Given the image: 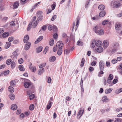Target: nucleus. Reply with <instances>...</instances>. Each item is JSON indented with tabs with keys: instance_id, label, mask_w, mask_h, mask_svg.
<instances>
[{
	"instance_id": "f3484780",
	"label": "nucleus",
	"mask_w": 122,
	"mask_h": 122,
	"mask_svg": "<svg viewBox=\"0 0 122 122\" xmlns=\"http://www.w3.org/2000/svg\"><path fill=\"white\" fill-rule=\"evenodd\" d=\"M56 59V57L55 56H53L50 57L49 59V61L50 62H54Z\"/></svg>"
},
{
	"instance_id": "2eb2a0df",
	"label": "nucleus",
	"mask_w": 122,
	"mask_h": 122,
	"mask_svg": "<svg viewBox=\"0 0 122 122\" xmlns=\"http://www.w3.org/2000/svg\"><path fill=\"white\" fill-rule=\"evenodd\" d=\"M79 16H78L77 18V21L76 22V27L75 28V31H76L77 29V28L78 26L79 23Z\"/></svg>"
},
{
	"instance_id": "cd10ccee",
	"label": "nucleus",
	"mask_w": 122,
	"mask_h": 122,
	"mask_svg": "<svg viewBox=\"0 0 122 122\" xmlns=\"http://www.w3.org/2000/svg\"><path fill=\"white\" fill-rule=\"evenodd\" d=\"M11 43L9 42H6V45L5 46V48L7 49L10 47L11 45Z\"/></svg>"
},
{
	"instance_id": "c756f323",
	"label": "nucleus",
	"mask_w": 122,
	"mask_h": 122,
	"mask_svg": "<svg viewBox=\"0 0 122 122\" xmlns=\"http://www.w3.org/2000/svg\"><path fill=\"white\" fill-rule=\"evenodd\" d=\"M10 85L11 86H14L16 85L15 82V80H12L10 82Z\"/></svg>"
},
{
	"instance_id": "393cba45",
	"label": "nucleus",
	"mask_w": 122,
	"mask_h": 122,
	"mask_svg": "<svg viewBox=\"0 0 122 122\" xmlns=\"http://www.w3.org/2000/svg\"><path fill=\"white\" fill-rule=\"evenodd\" d=\"M9 91L11 93H13L14 92V88L11 86H9L8 88Z\"/></svg>"
},
{
	"instance_id": "f8f14e48",
	"label": "nucleus",
	"mask_w": 122,
	"mask_h": 122,
	"mask_svg": "<svg viewBox=\"0 0 122 122\" xmlns=\"http://www.w3.org/2000/svg\"><path fill=\"white\" fill-rule=\"evenodd\" d=\"M83 113V112H82V109H80L77 114V118H79L81 116Z\"/></svg>"
},
{
	"instance_id": "774afa93",
	"label": "nucleus",
	"mask_w": 122,
	"mask_h": 122,
	"mask_svg": "<svg viewBox=\"0 0 122 122\" xmlns=\"http://www.w3.org/2000/svg\"><path fill=\"white\" fill-rule=\"evenodd\" d=\"M51 104H48V105L47 106V108L48 109H50V108L51 107Z\"/></svg>"
},
{
	"instance_id": "13d9d810",
	"label": "nucleus",
	"mask_w": 122,
	"mask_h": 122,
	"mask_svg": "<svg viewBox=\"0 0 122 122\" xmlns=\"http://www.w3.org/2000/svg\"><path fill=\"white\" fill-rule=\"evenodd\" d=\"M53 27L51 25H49L48 27V30L50 31L53 28Z\"/></svg>"
},
{
	"instance_id": "473e14b6",
	"label": "nucleus",
	"mask_w": 122,
	"mask_h": 122,
	"mask_svg": "<svg viewBox=\"0 0 122 122\" xmlns=\"http://www.w3.org/2000/svg\"><path fill=\"white\" fill-rule=\"evenodd\" d=\"M9 35V33L8 32L4 33L2 34V36L4 38H5L8 37Z\"/></svg>"
},
{
	"instance_id": "603ef678",
	"label": "nucleus",
	"mask_w": 122,
	"mask_h": 122,
	"mask_svg": "<svg viewBox=\"0 0 122 122\" xmlns=\"http://www.w3.org/2000/svg\"><path fill=\"white\" fill-rule=\"evenodd\" d=\"M8 40L9 42H11L14 40V38L12 36L10 37L9 38Z\"/></svg>"
},
{
	"instance_id": "4d7b16f0",
	"label": "nucleus",
	"mask_w": 122,
	"mask_h": 122,
	"mask_svg": "<svg viewBox=\"0 0 122 122\" xmlns=\"http://www.w3.org/2000/svg\"><path fill=\"white\" fill-rule=\"evenodd\" d=\"M58 37L57 34V33H55L53 35V37L55 39H56Z\"/></svg>"
},
{
	"instance_id": "423d86ee",
	"label": "nucleus",
	"mask_w": 122,
	"mask_h": 122,
	"mask_svg": "<svg viewBox=\"0 0 122 122\" xmlns=\"http://www.w3.org/2000/svg\"><path fill=\"white\" fill-rule=\"evenodd\" d=\"M121 5L120 2L118 1H116L111 3V5L116 8L119 7Z\"/></svg>"
},
{
	"instance_id": "a211bd4d",
	"label": "nucleus",
	"mask_w": 122,
	"mask_h": 122,
	"mask_svg": "<svg viewBox=\"0 0 122 122\" xmlns=\"http://www.w3.org/2000/svg\"><path fill=\"white\" fill-rule=\"evenodd\" d=\"M43 36H41L39 37L37 40L35 42V44H37L40 41L43 39Z\"/></svg>"
},
{
	"instance_id": "79ce46f5",
	"label": "nucleus",
	"mask_w": 122,
	"mask_h": 122,
	"mask_svg": "<svg viewBox=\"0 0 122 122\" xmlns=\"http://www.w3.org/2000/svg\"><path fill=\"white\" fill-rule=\"evenodd\" d=\"M12 62V60L11 59H9L7 60L6 61V64L8 65H9L10 64V62Z\"/></svg>"
},
{
	"instance_id": "9d476101",
	"label": "nucleus",
	"mask_w": 122,
	"mask_h": 122,
	"mask_svg": "<svg viewBox=\"0 0 122 122\" xmlns=\"http://www.w3.org/2000/svg\"><path fill=\"white\" fill-rule=\"evenodd\" d=\"M29 68L31 71L33 72H35L36 70V68L35 66L33 67L32 63L30 64Z\"/></svg>"
},
{
	"instance_id": "1a4fd4ad",
	"label": "nucleus",
	"mask_w": 122,
	"mask_h": 122,
	"mask_svg": "<svg viewBox=\"0 0 122 122\" xmlns=\"http://www.w3.org/2000/svg\"><path fill=\"white\" fill-rule=\"evenodd\" d=\"M115 29L117 30H121L122 29V24L121 25L119 24H116L115 26Z\"/></svg>"
},
{
	"instance_id": "ddd939ff",
	"label": "nucleus",
	"mask_w": 122,
	"mask_h": 122,
	"mask_svg": "<svg viewBox=\"0 0 122 122\" xmlns=\"http://www.w3.org/2000/svg\"><path fill=\"white\" fill-rule=\"evenodd\" d=\"M104 47L105 48H106L108 46L109 43L108 41L107 40H104L103 42Z\"/></svg>"
},
{
	"instance_id": "dca6fc26",
	"label": "nucleus",
	"mask_w": 122,
	"mask_h": 122,
	"mask_svg": "<svg viewBox=\"0 0 122 122\" xmlns=\"http://www.w3.org/2000/svg\"><path fill=\"white\" fill-rule=\"evenodd\" d=\"M102 44V43L100 41L98 40L97 42H96V46L97 47L101 46Z\"/></svg>"
},
{
	"instance_id": "680f3d73",
	"label": "nucleus",
	"mask_w": 122,
	"mask_h": 122,
	"mask_svg": "<svg viewBox=\"0 0 122 122\" xmlns=\"http://www.w3.org/2000/svg\"><path fill=\"white\" fill-rule=\"evenodd\" d=\"M113 75L112 74H110L109 75V76L108 77L110 80H112L113 79Z\"/></svg>"
},
{
	"instance_id": "09e8293b",
	"label": "nucleus",
	"mask_w": 122,
	"mask_h": 122,
	"mask_svg": "<svg viewBox=\"0 0 122 122\" xmlns=\"http://www.w3.org/2000/svg\"><path fill=\"white\" fill-rule=\"evenodd\" d=\"M70 50H65L64 51V54H65L66 55H67L70 53Z\"/></svg>"
},
{
	"instance_id": "0eeeda50",
	"label": "nucleus",
	"mask_w": 122,
	"mask_h": 122,
	"mask_svg": "<svg viewBox=\"0 0 122 122\" xmlns=\"http://www.w3.org/2000/svg\"><path fill=\"white\" fill-rule=\"evenodd\" d=\"M119 44L118 42H115L114 43L112 46L114 49L112 50V51L115 52L116 51L117 49L119 46Z\"/></svg>"
},
{
	"instance_id": "49530a36",
	"label": "nucleus",
	"mask_w": 122,
	"mask_h": 122,
	"mask_svg": "<svg viewBox=\"0 0 122 122\" xmlns=\"http://www.w3.org/2000/svg\"><path fill=\"white\" fill-rule=\"evenodd\" d=\"M9 71L8 70H7L6 71H4L3 74L5 76L8 75L9 73Z\"/></svg>"
},
{
	"instance_id": "69168bd1",
	"label": "nucleus",
	"mask_w": 122,
	"mask_h": 122,
	"mask_svg": "<svg viewBox=\"0 0 122 122\" xmlns=\"http://www.w3.org/2000/svg\"><path fill=\"white\" fill-rule=\"evenodd\" d=\"M15 25V24L14 21H12L10 23V25L11 26H14Z\"/></svg>"
},
{
	"instance_id": "a18cd8bd",
	"label": "nucleus",
	"mask_w": 122,
	"mask_h": 122,
	"mask_svg": "<svg viewBox=\"0 0 122 122\" xmlns=\"http://www.w3.org/2000/svg\"><path fill=\"white\" fill-rule=\"evenodd\" d=\"M47 25H46L42 26L41 28L42 29L43 31L45 30L46 29Z\"/></svg>"
},
{
	"instance_id": "e433bc0d",
	"label": "nucleus",
	"mask_w": 122,
	"mask_h": 122,
	"mask_svg": "<svg viewBox=\"0 0 122 122\" xmlns=\"http://www.w3.org/2000/svg\"><path fill=\"white\" fill-rule=\"evenodd\" d=\"M109 22V21L108 20H105L102 22V24L103 25H106L107 24H108Z\"/></svg>"
},
{
	"instance_id": "4c0bfd02",
	"label": "nucleus",
	"mask_w": 122,
	"mask_h": 122,
	"mask_svg": "<svg viewBox=\"0 0 122 122\" xmlns=\"http://www.w3.org/2000/svg\"><path fill=\"white\" fill-rule=\"evenodd\" d=\"M19 5L18 2H15L14 5V7L15 8H17Z\"/></svg>"
},
{
	"instance_id": "f03ea898",
	"label": "nucleus",
	"mask_w": 122,
	"mask_h": 122,
	"mask_svg": "<svg viewBox=\"0 0 122 122\" xmlns=\"http://www.w3.org/2000/svg\"><path fill=\"white\" fill-rule=\"evenodd\" d=\"M99 68L100 71L98 74V76H100L101 74H103L104 72L103 70L104 66V62L102 61H101L99 63Z\"/></svg>"
},
{
	"instance_id": "6ab92c4d",
	"label": "nucleus",
	"mask_w": 122,
	"mask_h": 122,
	"mask_svg": "<svg viewBox=\"0 0 122 122\" xmlns=\"http://www.w3.org/2000/svg\"><path fill=\"white\" fill-rule=\"evenodd\" d=\"M105 6L103 5H100L98 6V7L99 10L102 11L105 9Z\"/></svg>"
},
{
	"instance_id": "5fc2aeb1",
	"label": "nucleus",
	"mask_w": 122,
	"mask_h": 122,
	"mask_svg": "<svg viewBox=\"0 0 122 122\" xmlns=\"http://www.w3.org/2000/svg\"><path fill=\"white\" fill-rule=\"evenodd\" d=\"M53 31L56 32L57 30V28L55 25H54L53 27Z\"/></svg>"
},
{
	"instance_id": "f704fd0d",
	"label": "nucleus",
	"mask_w": 122,
	"mask_h": 122,
	"mask_svg": "<svg viewBox=\"0 0 122 122\" xmlns=\"http://www.w3.org/2000/svg\"><path fill=\"white\" fill-rule=\"evenodd\" d=\"M15 65V63L14 61H13L11 62V68L12 69L14 68Z\"/></svg>"
},
{
	"instance_id": "de8ad7c7",
	"label": "nucleus",
	"mask_w": 122,
	"mask_h": 122,
	"mask_svg": "<svg viewBox=\"0 0 122 122\" xmlns=\"http://www.w3.org/2000/svg\"><path fill=\"white\" fill-rule=\"evenodd\" d=\"M35 96L34 94H31L29 97V98L30 100L33 99L35 97Z\"/></svg>"
},
{
	"instance_id": "7ed1b4c3",
	"label": "nucleus",
	"mask_w": 122,
	"mask_h": 122,
	"mask_svg": "<svg viewBox=\"0 0 122 122\" xmlns=\"http://www.w3.org/2000/svg\"><path fill=\"white\" fill-rule=\"evenodd\" d=\"M21 80H24L25 81L24 83V86L26 88H28L31 85V83L30 82V81L27 79L21 78H20Z\"/></svg>"
},
{
	"instance_id": "f257e3e1",
	"label": "nucleus",
	"mask_w": 122,
	"mask_h": 122,
	"mask_svg": "<svg viewBox=\"0 0 122 122\" xmlns=\"http://www.w3.org/2000/svg\"><path fill=\"white\" fill-rule=\"evenodd\" d=\"M58 45V49L57 51L58 55L60 56L61 55L62 52V48L64 46V44L61 42L59 41L57 42V45Z\"/></svg>"
},
{
	"instance_id": "b1692460",
	"label": "nucleus",
	"mask_w": 122,
	"mask_h": 122,
	"mask_svg": "<svg viewBox=\"0 0 122 122\" xmlns=\"http://www.w3.org/2000/svg\"><path fill=\"white\" fill-rule=\"evenodd\" d=\"M9 97L12 100H13L15 98V95L13 94H10L9 95Z\"/></svg>"
},
{
	"instance_id": "72a5a7b5",
	"label": "nucleus",
	"mask_w": 122,
	"mask_h": 122,
	"mask_svg": "<svg viewBox=\"0 0 122 122\" xmlns=\"http://www.w3.org/2000/svg\"><path fill=\"white\" fill-rule=\"evenodd\" d=\"M54 41L53 39L51 38L50 39L49 42V44L51 46H52L54 44Z\"/></svg>"
},
{
	"instance_id": "bb28decb",
	"label": "nucleus",
	"mask_w": 122,
	"mask_h": 122,
	"mask_svg": "<svg viewBox=\"0 0 122 122\" xmlns=\"http://www.w3.org/2000/svg\"><path fill=\"white\" fill-rule=\"evenodd\" d=\"M104 32L103 30L101 29L99 30L97 33L98 34L100 35H103L104 34Z\"/></svg>"
},
{
	"instance_id": "58836bf2",
	"label": "nucleus",
	"mask_w": 122,
	"mask_h": 122,
	"mask_svg": "<svg viewBox=\"0 0 122 122\" xmlns=\"http://www.w3.org/2000/svg\"><path fill=\"white\" fill-rule=\"evenodd\" d=\"M34 108V106L33 104H31L29 107V109L30 110H33Z\"/></svg>"
},
{
	"instance_id": "0e129e2a",
	"label": "nucleus",
	"mask_w": 122,
	"mask_h": 122,
	"mask_svg": "<svg viewBox=\"0 0 122 122\" xmlns=\"http://www.w3.org/2000/svg\"><path fill=\"white\" fill-rule=\"evenodd\" d=\"M110 80H111L109 79V78H108L107 80V83L110 84H112V83L111 82V81H110Z\"/></svg>"
},
{
	"instance_id": "5701e85b",
	"label": "nucleus",
	"mask_w": 122,
	"mask_h": 122,
	"mask_svg": "<svg viewBox=\"0 0 122 122\" xmlns=\"http://www.w3.org/2000/svg\"><path fill=\"white\" fill-rule=\"evenodd\" d=\"M29 39V36L28 35L25 36L23 40V41L24 43H26L28 41Z\"/></svg>"
},
{
	"instance_id": "412c9836",
	"label": "nucleus",
	"mask_w": 122,
	"mask_h": 122,
	"mask_svg": "<svg viewBox=\"0 0 122 122\" xmlns=\"http://www.w3.org/2000/svg\"><path fill=\"white\" fill-rule=\"evenodd\" d=\"M42 47L40 46L38 47L36 49V52L37 53L40 52L42 50Z\"/></svg>"
},
{
	"instance_id": "052dcab7",
	"label": "nucleus",
	"mask_w": 122,
	"mask_h": 122,
	"mask_svg": "<svg viewBox=\"0 0 122 122\" xmlns=\"http://www.w3.org/2000/svg\"><path fill=\"white\" fill-rule=\"evenodd\" d=\"M19 42V41L17 40H15L13 41V43L14 44H16L18 43Z\"/></svg>"
},
{
	"instance_id": "a878e982",
	"label": "nucleus",
	"mask_w": 122,
	"mask_h": 122,
	"mask_svg": "<svg viewBox=\"0 0 122 122\" xmlns=\"http://www.w3.org/2000/svg\"><path fill=\"white\" fill-rule=\"evenodd\" d=\"M98 47L97 49V51L98 52L101 53L103 51V49L102 47H101V46Z\"/></svg>"
},
{
	"instance_id": "20e7f679",
	"label": "nucleus",
	"mask_w": 122,
	"mask_h": 122,
	"mask_svg": "<svg viewBox=\"0 0 122 122\" xmlns=\"http://www.w3.org/2000/svg\"><path fill=\"white\" fill-rule=\"evenodd\" d=\"M18 51V50H15L13 53V54L11 56V57L12 59L14 61L16 60L17 56L18 55V53L17 52V51Z\"/></svg>"
},
{
	"instance_id": "2f4dec72",
	"label": "nucleus",
	"mask_w": 122,
	"mask_h": 122,
	"mask_svg": "<svg viewBox=\"0 0 122 122\" xmlns=\"http://www.w3.org/2000/svg\"><path fill=\"white\" fill-rule=\"evenodd\" d=\"M19 68L20 70L22 71H25V69L23 66L21 65L19 66Z\"/></svg>"
},
{
	"instance_id": "4468645a",
	"label": "nucleus",
	"mask_w": 122,
	"mask_h": 122,
	"mask_svg": "<svg viewBox=\"0 0 122 122\" xmlns=\"http://www.w3.org/2000/svg\"><path fill=\"white\" fill-rule=\"evenodd\" d=\"M106 14V12L105 11L103 10L100 12L99 15L100 17H103Z\"/></svg>"
},
{
	"instance_id": "6e6d98bb",
	"label": "nucleus",
	"mask_w": 122,
	"mask_h": 122,
	"mask_svg": "<svg viewBox=\"0 0 122 122\" xmlns=\"http://www.w3.org/2000/svg\"><path fill=\"white\" fill-rule=\"evenodd\" d=\"M53 101V97H51L50 98L49 100L48 101V104H52V102Z\"/></svg>"
},
{
	"instance_id": "c03bdc74",
	"label": "nucleus",
	"mask_w": 122,
	"mask_h": 122,
	"mask_svg": "<svg viewBox=\"0 0 122 122\" xmlns=\"http://www.w3.org/2000/svg\"><path fill=\"white\" fill-rule=\"evenodd\" d=\"M77 44L78 45L82 46L83 45V43L81 41H78L77 42Z\"/></svg>"
},
{
	"instance_id": "6e6552de",
	"label": "nucleus",
	"mask_w": 122,
	"mask_h": 122,
	"mask_svg": "<svg viewBox=\"0 0 122 122\" xmlns=\"http://www.w3.org/2000/svg\"><path fill=\"white\" fill-rule=\"evenodd\" d=\"M96 41L95 40H92L91 41L90 46L92 48H94L96 45Z\"/></svg>"
},
{
	"instance_id": "9b49d317",
	"label": "nucleus",
	"mask_w": 122,
	"mask_h": 122,
	"mask_svg": "<svg viewBox=\"0 0 122 122\" xmlns=\"http://www.w3.org/2000/svg\"><path fill=\"white\" fill-rule=\"evenodd\" d=\"M31 45V43L30 42H28L26 44L25 46V50H27L30 48Z\"/></svg>"
},
{
	"instance_id": "e2e57ef3",
	"label": "nucleus",
	"mask_w": 122,
	"mask_h": 122,
	"mask_svg": "<svg viewBox=\"0 0 122 122\" xmlns=\"http://www.w3.org/2000/svg\"><path fill=\"white\" fill-rule=\"evenodd\" d=\"M117 16L118 17H120L122 16V11L119 14H117Z\"/></svg>"
},
{
	"instance_id": "ea45409f",
	"label": "nucleus",
	"mask_w": 122,
	"mask_h": 122,
	"mask_svg": "<svg viewBox=\"0 0 122 122\" xmlns=\"http://www.w3.org/2000/svg\"><path fill=\"white\" fill-rule=\"evenodd\" d=\"M107 99V97L106 96H104L102 99V100L103 102H106Z\"/></svg>"
},
{
	"instance_id": "39448f33",
	"label": "nucleus",
	"mask_w": 122,
	"mask_h": 122,
	"mask_svg": "<svg viewBox=\"0 0 122 122\" xmlns=\"http://www.w3.org/2000/svg\"><path fill=\"white\" fill-rule=\"evenodd\" d=\"M37 16L38 17L37 20L38 21H41L43 18V17L42 15V12L41 11H37Z\"/></svg>"
},
{
	"instance_id": "864d4df0",
	"label": "nucleus",
	"mask_w": 122,
	"mask_h": 122,
	"mask_svg": "<svg viewBox=\"0 0 122 122\" xmlns=\"http://www.w3.org/2000/svg\"><path fill=\"white\" fill-rule=\"evenodd\" d=\"M85 60L84 58H82L81 61V66H83L84 65V62Z\"/></svg>"
},
{
	"instance_id": "a19ab883",
	"label": "nucleus",
	"mask_w": 122,
	"mask_h": 122,
	"mask_svg": "<svg viewBox=\"0 0 122 122\" xmlns=\"http://www.w3.org/2000/svg\"><path fill=\"white\" fill-rule=\"evenodd\" d=\"M46 65V63H44L40 65L39 67L40 68H41L43 67H45Z\"/></svg>"
},
{
	"instance_id": "aec40b11",
	"label": "nucleus",
	"mask_w": 122,
	"mask_h": 122,
	"mask_svg": "<svg viewBox=\"0 0 122 122\" xmlns=\"http://www.w3.org/2000/svg\"><path fill=\"white\" fill-rule=\"evenodd\" d=\"M100 29V27L98 25H96L93 28V30L95 32L97 33L98 32V30Z\"/></svg>"
},
{
	"instance_id": "37998d69",
	"label": "nucleus",
	"mask_w": 122,
	"mask_h": 122,
	"mask_svg": "<svg viewBox=\"0 0 122 122\" xmlns=\"http://www.w3.org/2000/svg\"><path fill=\"white\" fill-rule=\"evenodd\" d=\"M58 48V45H57V44H56V45L54 46L53 48V51L54 52H55L57 50V48Z\"/></svg>"
},
{
	"instance_id": "bf43d9fd",
	"label": "nucleus",
	"mask_w": 122,
	"mask_h": 122,
	"mask_svg": "<svg viewBox=\"0 0 122 122\" xmlns=\"http://www.w3.org/2000/svg\"><path fill=\"white\" fill-rule=\"evenodd\" d=\"M111 62L113 64H115L117 62V61L116 59H113L112 60Z\"/></svg>"
},
{
	"instance_id": "4be33fe9",
	"label": "nucleus",
	"mask_w": 122,
	"mask_h": 122,
	"mask_svg": "<svg viewBox=\"0 0 122 122\" xmlns=\"http://www.w3.org/2000/svg\"><path fill=\"white\" fill-rule=\"evenodd\" d=\"M17 108V106L16 105L13 104L11 106V109L13 110H16Z\"/></svg>"
},
{
	"instance_id": "3c124183",
	"label": "nucleus",
	"mask_w": 122,
	"mask_h": 122,
	"mask_svg": "<svg viewBox=\"0 0 122 122\" xmlns=\"http://www.w3.org/2000/svg\"><path fill=\"white\" fill-rule=\"evenodd\" d=\"M18 62L19 63L21 64L23 62V59L22 58H20L19 59Z\"/></svg>"
},
{
	"instance_id": "c9c22d12",
	"label": "nucleus",
	"mask_w": 122,
	"mask_h": 122,
	"mask_svg": "<svg viewBox=\"0 0 122 122\" xmlns=\"http://www.w3.org/2000/svg\"><path fill=\"white\" fill-rule=\"evenodd\" d=\"M33 23V21L32 22H30L27 28V31H29L31 29V25Z\"/></svg>"
},
{
	"instance_id": "c85d7f7f",
	"label": "nucleus",
	"mask_w": 122,
	"mask_h": 122,
	"mask_svg": "<svg viewBox=\"0 0 122 122\" xmlns=\"http://www.w3.org/2000/svg\"><path fill=\"white\" fill-rule=\"evenodd\" d=\"M38 23V21L37 20H36V21H34L33 24L32 25L33 28H35L37 25Z\"/></svg>"
},
{
	"instance_id": "8fccbe9b",
	"label": "nucleus",
	"mask_w": 122,
	"mask_h": 122,
	"mask_svg": "<svg viewBox=\"0 0 122 122\" xmlns=\"http://www.w3.org/2000/svg\"><path fill=\"white\" fill-rule=\"evenodd\" d=\"M112 91V89L111 88L108 89L105 92V93L107 94L110 93Z\"/></svg>"
},
{
	"instance_id": "338daca9",
	"label": "nucleus",
	"mask_w": 122,
	"mask_h": 122,
	"mask_svg": "<svg viewBox=\"0 0 122 122\" xmlns=\"http://www.w3.org/2000/svg\"><path fill=\"white\" fill-rule=\"evenodd\" d=\"M122 110V108L121 107L120 108H117L116 110V111L117 112H118L119 111H120L121 110Z\"/></svg>"
},
{
	"instance_id": "7c9ffc66",
	"label": "nucleus",
	"mask_w": 122,
	"mask_h": 122,
	"mask_svg": "<svg viewBox=\"0 0 122 122\" xmlns=\"http://www.w3.org/2000/svg\"><path fill=\"white\" fill-rule=\"evenodd\" d=\"M45 70L44 68L41 69L38 71V74L39 75H41L44 72Z\"/></svg>"
}]
</instances>
